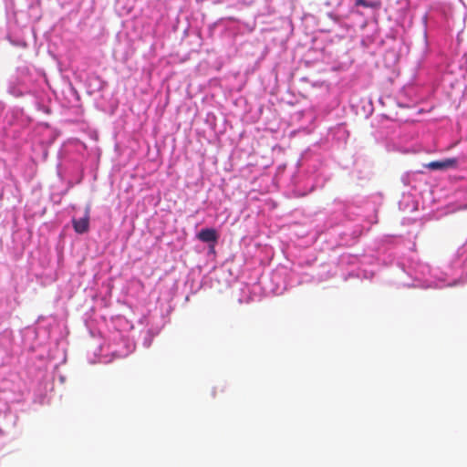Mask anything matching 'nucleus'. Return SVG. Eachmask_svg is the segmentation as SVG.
<instances>
[{
  "instance_id": "20e7f679",
  "label": "nucleus",
  "mask_w": 467,
  "mask_h": 467,
  "mask_svg": "<svg viewBox=\"0 0 467 467\" xmlns=\"http://www.w3.org/2000/svg\"><path fill=\"white\" fill-rule=\"evenodd\" d=\"M355 5L357 6L372 7L373 5L367 2L366 0H356Z\"/></svg>"
},
{
  "instance_id": "f257e3e1",
  "label": "nucleus",
  "mask_w": 467,
  "mask_h": 467,
  "mask_svg": "<svg viewBox=\"0 0 467 467\" xmlns=\"http://www.w3.org/2000/svg\"><path fill=\"white\" fill-rule=\"evenodd\" d=\"M458 166V160L456 158H448L441 161H433L427 164L425 167L436 171V170H448L456 168Z\"/></svg>"
},
{
  "instance_id": "7ed1b4c3",
  "label": "nucleus",
  "mask_w": 467,
  "mask_h": 467,
  "mask_svg": "<svg viewBox=\"0 0 467 467\" xmlns=\"http://www.w3.org/2000/svg\"><path fill=\"white\" fill-rule=\"evenodd\" d=\"M88 225L89 223L88 217L80 218L78 220H73V227L78 234H84L88 232Z\"/></svg>"
},
{
  "instance_id": "f03ea898",
  "label": "nucleus",
  "mask_w": 467,
  "mask_h": 467,
  "mask_svg": "<svg viewBox=\"0 0 467 467\" xmlns=\"http://www.w3.org/2000/svg\"><path fill=\"white\" fill-rule=\"evenodd\" d=\"M197 237L204 243H216L218 234L213 228H204L198 233Z\"/></svg>"
}]
</instances>
